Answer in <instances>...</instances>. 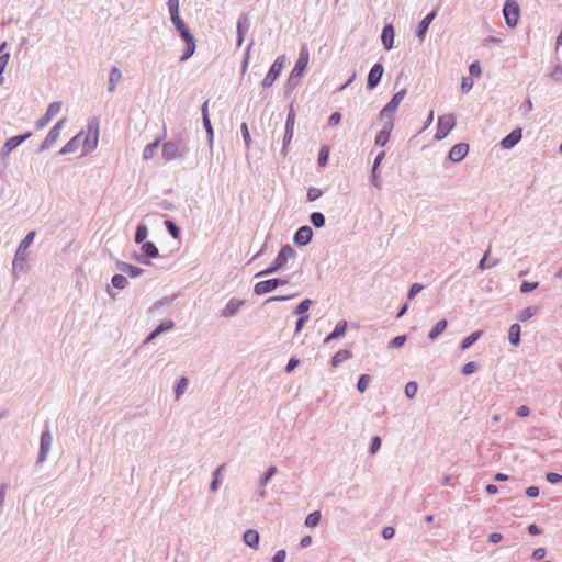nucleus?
Returning a JSON list of instances; mask_svg holds the SVG:
<instances>
[{"label": "nucleus", "instance_id": "obj_19", "mask_svg": "<svg viewBox=\"0 0 562 562\" xmlns=\"http://www.w3.org/2000/svg\"><path fill=\"white\" fill-rule=\"evenodd\" d=\"M521 137L522 131L520 127H517L502 139L501 145L505 149H510L521 139Z\"/></svg>", "mask_w": 562, "mask_h": 562}, {"label": "nucleus", "instance_id": "obj_64", "mask_svg": "<svg viewBox=\"0 0 562 562\" xmlns=\"http://www.w3.org/2000/svg\"><path fill=\"white\" fill-rule=\"evenodd\" d=\"M476 370V363L474 361H470L465 363L462 368V374L470 375Z\"/></svg>", "mask_w": 562, "mask_h": 562}, {"label": "nucleus", "instance_id": "obj_24", "mask_svg": "<svg viewBox=\"0 0 562 562\" xmlns=\"http://www.w3.org/2000/svg\"><path fill=\"white\" fill-rule=\"evenodd\" d=\"M393 128V123L392 121H387L383 127V130H381L376 137H375V145L380 146V147H384L386 145V143L389 142V138H390V134H391V131Z\"/></svg>", "mask_w": 562, "mask_h": 562}, {"label": "nucleus", "instance_id": "obj_55", "mask_svg": "<svg viewBox=\"0 0 562 562\" xmlns=\"http://www.w3.org/2000/svg\"><path fill=\"white\" fill-rule=\"evenodd\" d=\"M322 194H323V192L321 189L312 187L307 191V200L310 202H313V201L317 200L318 198H321Z\"/></svg>", "mask_w": 562, "mask_h": 562}, {"label": "nucleus", "instance_id": "obj_34", "mask_svg": "<svg viewBox=\"0 0 562 562\" xmlns=\"http://www.w3.org/2000/svg\"><path fill=\"white\" fill-rule=\"evenodd\" d=\"M280 71L271 66L270 70L266 75V77L262 80L263 87H271L273 82L278 79L280 76Z\"/></svg>", "mask_w": 562, "mask_h": 562}, {"label": "nucleus", "instance_id": "obj_31", "mask_svg": "<svg viewBox=\"0 0 562 562\" xmlns=\"http://www.w3.org/2000/svg\"><path fill=\"white\" fill-rule=\"evenodd\" d=\"M447 325L448 323L446 319L438 321L434 328L429 331V339L435 340L447 328Z\"/></svg>", "mask_w": 562, "mask_h": 562}, {"label": "nucleus", "instance_id": "obj_62", "mask_svg": "<svg viewBox=\"0 0 562 562\" xmlns=\"http://www.w3.org/2000/svg\"><path fill=\"white\" fill-rule=\"evenodd\" d=\"M240 131H241V135H243V139L245 142V145L248 148L249 145H250V134H249V130H248L247 123H243L241 124Z\"/></svg>", "mask_w": 562, "mask_h": 562}, {"label": "nucleus", "instance_id": "obj_58", "mask_svg": "<svg viewBox=\"0 0 562 562\" xmlns=\"http://www.w3.org/2000/svg\"><path fill=\"white\" fill-rule=\"evenodd\" d=\"M473 79L470 77H463L461 80V90L467 93L473 88Z\"/></svg>", "mask_w": 562, "mask_h": 562}, {"label": "nucleus", "instance_id": "obj_36", "mask_svg": "<svg viewBox=\"0 0 562 562\" xmlns=\"http://www.w3.org/2000/svg\"><path fill=\"white\" fill-rule=\"evenodd\" d=\"M482 335V331L481 330H477V331H474L472 333L470 336L465 337L462 341H461V349L462 350H465L468 348H470Z\"/></svg>", "mask_w": 562, "mask_h": 562}, {"label": "nucleus", "instance_id": "obj_1", "mask_svg": "<svg viewBox=\"0 0 562 562\" xmlns=\"http://www.w3.org/2000/svg\"><path fill=\"white\" fill-rule=\"evenodd\" d=\"M34 237H35V232L34 231L29 232L26 234V236L22 239V241L20 243V245L15 251V255H14V258L12 261V276L14 279H19L20 273L25 270V265H26V259H27L26 250L31 246Z\"/></svg>", "mask_w": 562, "mask_h": 562}, {"label": "nucleus", "instance_id": "obj_21", "mask_svg": "<svg viewBox=\"0 0 562 562\" xmlns=\"http://www.w3.org/2000/svg\"><path fill=\"white\" fill-rule=\"evenodd\" d=\"M394 29L391 24H387L382 30L381 41L385 50H391L394 46Z\"/></svg>", "mask_w": 562, "mask_h": 562}, {"label": "nucleus", "instance_id": "obj_6", "mask_svg": "<svg viewBox=\"0 0 562 562\" xmlns=\"http://www.w3.org/2000/svg\"><path fill=\"white\" fill-rule=\"evenodd\" d=\"M99 140V122L94 119L87 125V135L82 142L85 154L93 150L98 146Z\"/></svg>", "mask_w": 562, "mask_h": 562}, {"label": "nucleus", "instance_id": "obj_20", "mask_svg": "<svg viewBox=\"0 0 562 562\" xmlns=\"http://www.w3.org/2000/svg\"><path fill=\"white\" fill-rule=\"evenodd\" d=\"M437 15V12L436 11H432L430 13H428L417 25V29H416V36L420 40V41H424L425 36H426V33H427V30L430 25V23L434 21V19L436 18Z\"/></svg>", "mask_w": 562, "mask_h": 562}, {"label": "nucleus", "instance_id": "obj_8", "mask_svg": "<svg viewBox=\"0 0 562 562\" xmlns=\"http://www.w3.org/2000/svg\"><path fill=\"white\" fill-rule=\"evenodd\" d=\"M505 23L509 27H515L518 23L520 9L515 0H506L503 8Z\"/></svg>", "mask_w": 562, "mask_h": 562}, {"label": "nucleus", "instance_id": "obj_61", "mask_svg": "<svg viewBox=\"0 0 562 562\" xmlns=\"http://www.w3.org/2000/svg\"><path fill=\"white\" fill-rule=\"evenodd\" d=\"M469 71L471 74V76L473 77H480L481 74H482V68H481V64L476 60V61H473L470 67H469Z\"/></svg>", "mask_w": 562, "mask_h": 562}, {"label": "nucleus", "instance_id": "obj_7", "mask_svg": "<svg viewBox=\"0 0 562 562\" xmlns=\"http://www.w3.org/2000/svg\"><path fill=\"white\" fill-rule=\"evenodd\" d=\"M405 95H406L405 89H402L398 92H396L392 97L390 102L385 106H383V109L380 111V114H379L380 119L392 121L393 114L398 109V106L402 103V101L404 100Z\"/></svg>", "mask_w": 562, "mask_h": 562}, {"label": "nucleus", "instance_id": "obj_50", "mask_svg": "<svg viewBox=\"0 0 562 562\" xmlns=\"http://www.w3.org/2000/svg\"><path fill=\"white\" fill-rule=\"evenodd\" d=\"M178 32L188 45L196 44L194 36L190 33V31L187 26L179 30Z\"/></svg>", "mask_w": 562, "mask_h": 562}, {"label": "nucleus", "instance_id": "obj_33", "mask_svg": "<svg viewBox=\"0 0 562 562\" xmlns=\"http://www.w3.org/2000/svg\"><path fill=\"white\" fill-rule=\"evenodd\" d=\"M158 146H159V139H156L155 142L146 145L143 150V159H145V160L151 159L155 156L156 150L158 149Z\"/></svg>", "mask_w": 562, "mask_h": 562}, {"label": "nucleus", "instance_id": "obj_38", "mask_svg": "<svg viewBox=\"0 0 562 562\" xmlns=\"http://www.w3.org/2000/svg\"><path fill=\"white\" fill-rule=\"evenodd\" d=\"M490 252H491V248L488 247V249L485 251L483 258L479 262V269L484 270V269L492 268V267H495L498 265L497 259L487 261Z\"/></svg>", "mask_w": 562, "mask_h": 562}, {"label": "nucleus", "instance_id": "obj_16", "mask_svg": "<svg viewBox=\"0 0 562 562\" xmlns=\"http://www.w3.org/2000/svg\"><path fill=\"white\" fill-rule=\"evenodd\" d=\"M313 237V231L310 226H301L295 235H294V243L299 246H306Z\"/></svg>", "mask_w": 562, "mask_h": 562}, {"label": "nucleus", "instance_id": "obj_57", "mask_svg": "<svg viewBox=\"0 0 562 562\" xmlns=\"http://www.w3.org/2000/svg\"><path fill=\"white\" fill-rule=\"evenodd\" d=\"M538 285H539L538 282L522 281L521 285H520V292L521 293H528V292L533 291L535 289H537Z\"/></svg>", "mask_w": 562, "mask_h": 562}, {"label": "nucleus", "instance_id": "obj_47", "mask_svg": "<svg viewBox=\"0 0 562 562\" xmlns=\"http://www.w3.org/2000/svg\"><path fill=\"white\" fill-rule=\"evenodd\" d=\"M370 381H371V376L369 374L360 375L358 383H357L358 391L360 393H364Z\"/></svg>", "mask_w": 562, "mask_h": 562}, {"label": "nucleus", "instance_id": "obj_30", "mask_svg": "<svg viewBox=\"0 0 562 562\" xmlns=\"http://www.w3.org/2000/svg\"><path fill=\"white\" fill-rule=\"evenodd\" d=\"M351 352L348 351V350H345V349H341L339 351H337L334 357L331 358V366L333 367H338L340 363H342L344 361L348 360L349 358H351Z\"/></svg>", "mask_w": 562, "mask_h": 562}, {"label": "nucleus", "instance_id": "obj_23", "mask_svg": "<svg viewBox=\"0 0 562 562\" xmlns=\"http://www.w3.org/2000/svg\"><path fill=\"white\" fill-rule=\"evenodd\" d=\"M123 75L119 67L113 66L110 70L109 80H108V91L114 92L116 86L122 81Z\"/></svg>", "mask_w": 562, "mask_h": 562}, {"label": "nucleus", "instance_id": "obj_53", "mask_svg": "<svg viewBox=\"0 0 562 562\" xmlns=\"http://www.w3.org/2000/svg\"><path fill=\"white\" fill-rule=\"evenodd\" d=\"M417 390H418V385L416 382L414 381H411L408 382L406 385H405V395L408 397V398H413L416 393H417Z\"/></svg>", "mask_w": 562, "mask_h": 562}, {"label": "nucleus", "instance_id": "obj_54", "mask_svg": "<svg viewBox=\"0 0 562 562\" xmlns=\"http://www.w3.org/2000/svg\"><path fill=\"white\" fill-rule=\"evenodd\" d=\"M165 225H166V228L168 231V233L173 237V238H178L179 237V234H180V229L179 227L172 222V221H166L165 222Z\"/></svg>", "mask_w": 562, "mask_h": 562}, {"label": "nucleus", "instance_id": "obj_52", "mask_svg": "<svg viewBox=\"0 0 562 562\" xmlns=\"http://www.w3.org/2000/svg\"><path fill=\"white\" fill-rule=\"evenodd\" d=\"M195 49H196V44H191V45L187 44L182 55L180 56V61L183 63V61L188 60L194 54Z\"/></svg>", "mask_w": 562, "mask_h": 562}, {"label": "nucleus", "instance_id": "obj_40", "mask_svg": "<svg viewBox=\"0 0 562 562\" xmlns=\"http://www.w3.org/2000/svg\"><path fill=\"white\" fill-rule=\"evenodd\" d=\"M311 223L316 228H322L325 225V216L321 212H314L310 216Z\"/></svg>", "mask_w": 562, "mask_h": 562}, {"label": "nucleus", "instance_id": "obj_59", "mask_svg": "<svg viewBox=\"0 0 562 562\" xmlns=\"http://www.w3.org/2000/svg\"><path fill=\"white\" fill-rule=\"evenodd\" d=\"M381 445H382L381 438L379 436H374L372 438V441L370 445V453L375 454L380 450Z\"/></svg>", "mask_w": 562, "mask_h": 562}, {"label": "nucleus", "instance_id": "obj_29", "mask_svg": "<svg viewBox=\"0 0 562 562\" xmlns=\"http://www.w3.org/2000/svg\"><path fill=\"white\" fill-rule=\"evenodd\" d=\"M539 312L537 306H528L522 308L517 315L518 321L527 322Z\"/></svg>", "mask_w": 562, "mask_h": 562}, {"label": "nucleus", "instance_id": "obj_12", "mask_svg": "<svg viewBox=\"0 0 562 562\" xmlns=\"http://www.w3.org/2000/svg\"><path fill=\"white\" fill-rule=\"evenodd\" d=\"M246 304L245 300L232 297L221 311V317L231 318L235 316Z\"/></svg>", "mask_w": 562, "mask_h": 562}, {"label": "nucleus", "instance_id": "obj_3", "mask_svg": "<svg viewBox=\"0 0 562 562\" xmlns=\"http://www.w3.org/2000/svg\"><path fill=\"white\" fill-rule=\"evenodd\" d=\"M295 257V250L290 245H284L281 250L279 251L276 259L271 262V265L258 272L255 277L259 278L262 276H269L274 272H277L279 269H281L290 259Z\"/></svg>", "mask_w": 562, "mask_h": 562}, {"label": "nucleus", "instance_id": "obj_43", "mask_svg": "<svg viewBox=\"0 0 562 562\" xmlns=\"http://www.w3.org/2000/svg\"><path fill=\"white\" fill-rule=\"evenodd\" d=\"M312 305V301L310 299L303 300L294 310V314L296 315H307V311Z\"/></svg>", "mask_w": 562, "mask_h": 562}, {"label": "nucleus", "instance_id": "obj_9", "mask_svg": "<svg viewBox=\"0 0 562 562\" xmlns=\"http://www.w3.org/2000/svg\"><path fill=\"white\" fill-rule=\"evenodd\" d=\"M65 123H66V119H61L52 127V130L48 132L45 139L42 142L40 149H38L40 151H45V150L49 149L56 143Z\"/></svg>", "mask_w": 562, "mask_h": 562}, {"label": "nucleus", "instance_id": "obj_22", "mask_svg": "<svg viewBox=\"0 0 562 562\" xmlns=\"http://www.w3.org/2000/svg\"><path fill=\"white\" fill-rule=\"evenodd\" d=\"M116 269L123 273L128 274L131 278H137L143 273V269L124 261L116 262Z\"/></svg>", "mask_w": 562, "mask_h": 562}, {"label": "nucleus", "instance_id": "obj_46", "mask_svg": "<svg viewBox=\"0 0 562 562\" xmlns=\"http://www.w3.org/2000/svg\"><path fill=\"white\" fill-rule=\"evenodd\" d=\"M203 125H204V127L206 130V133H207L209 145H210V147H212L214 131H213L211 121L209 119V115H204V117H203Z\"/></svg>", "mask_w": 562, "mask_h": 562}, {"label": "nucleus", "instance_id": "obj_32", "mask_svg": "<svg viewBox=\"0 0 562 562\" xmlns=\"http://www.w3.org/2000/svg\"><path fill=\"white\" fill-rule=\"evenodd\" d=\"M142 251L147 256V258H156L159 255L158 248L151 241L143 243Z\"/></svg>", "mask_w": 562, "mask_h": 562}, {"label": "nucleus", "instance_id": "obj_4", "mask_svg": "<svg viewBox=\"0 0 562 562\" xmlns=\"http://www.w3.org/2000/svg\"><path fill=\"white\" fill-rule=\"evenodd\" d=\"M310 60L308 50L305 46H303L300 49L299 58L296 60V64L293 68V70L290 74V77L288 79V85L292 87H296L301 78L303 77L304 72L307 69Z\"/></svg>", "mask_w": 562, "mask_h": 562}, {"label": "nucleus", "instance_id": "obj_14", "mask_svg": "<svg viewBox=\"0 0 562 562\" xmlns=\"http://www.w3.org/2000/svg\"><path fill=\"white\" fill-rule=\"evenodd\" d=\"M250 22L246 14H241L237 21V46H241L249 31Z\"/></svg>", "mask_w": 562, "mask_h": 562}, {"label": "nucleus", "instance_id": "obj_37", "mask_svg": "<svg viewBox=\"0 0 562 562\" xmlns=\"http://www.w3.org/2000/svg\"><path fill=\"white\" fill-rule=\"evenodd\" d=\"M148 236V228L145 224H139L135 234V243L143 244Z\"/></svg>", "mask_w": 562, "mask_h": 562}, {"label": "nucleus", "instance_id": "obj_41", "mask_svg": "<svg viewBox=\"0 0 562 562\" xmlns=\"http://www.w3.org/2000/svg\"><path fill=\"white\" fill-rule=\"evenodd\" d=\"M321 520V513L318 510H315L307 515L305 518V525L307 527H316L319 524Z\"/></svg>", "mask_w": 562, "mask_h": 562}, {"label": "nucleus", "instance_id": "obj_5", "mask_svg": "<svg viewBox=\"0 0 562 562\" xmlns=\"http://www.w3.org/2000/svg\"><path fill=\"white\" fill-rule=\"evenodd\" d=\"M456 116L451 113L440 115L438 117L437 123V132L435 134V138L437 140H441L448 136V134L456 126Z\"/></svg>", "mask_w": 562, "mask_h": 562}, {"label": "nucleus", "instance_id": "obj_10", "mask_svg": "<svg viewBox=\"0 0 562 562\" xmlns=\"http://www.w3.org/2000/svg\"><path fill=\"white\" fill-rule=\"evenodd\" d=\"M52 445H53V436H52L50 431L48 429H46L41 434L37 463L41 464L46 461L47 456L52 449Z\"/></svg>", "mask_w": 562, "mask_h": 562}, {"label": "nucleus", "instance_id": "obj_44", "mask_svg": "<svg viewBox=\"0 0 562 562\" xmlns=\"http://www.w3.org/2000/svg\"><path fill=\"white\" fill-rule=\"evenodd\" d=\"M277 467L270 465L265 472L263 476L259 480V486L263 487L269 480L277 473Z\"/></svg>", "mask_w": 562, "mask_h": 562}, {"label": "nucleus", "instance_id": "obj_13", "mask_svg": "<svg viewBox=\"0 0 562 562\" xmlns=\"http://www.w3.org/2000/svg\"><path fill=\"white\" fill-rule=\"evenodd\" d=\"M31 133H26L24 135H16L13 137H10L7 139V142L3 144L1 148V155L3 157H7L11 154L13 149H15L19 145H21L23 142H25L29 137H31Z\"/></svg>", "mask_w": 562, "mask_h": 562}, {"label": "nucleus", "instance_id": "obj_42", "mask_svg": "<svg viewBox=\"0 0 562 562\" xmlns=\"http://www.w3.org/2000/svg\"><path fill=\"white\" fill-rule=\"evenodd\" d=\"M111 282L116 289H125L128 284L127 279L123 274L113 276Z\"/></svg>", "mask_w": 562, "mask_h": 562}, {"label": "nucleus", "instance_id": "obj_26", "mask_svg": "<svg viewBox=\"0 0 562 562\" xmlns=\"http://www.w3.org/2000/svg\"><path fill=\"white\" fill-rule=\"evenodd\" d=\"M259 539H260L259 532L255 529H247L243 536L244 542L248 547L254 548V549L258 548Z\"/></svg>", "mask_w": 562, "mask_h": 562}, {"label": "nucleus", "instance_id": "obj_39", "mask_svg": "<svg viewBox=\"0 0 562 562\" xmlns=\"http://www.w3.org/2000/svg\"><path fill=\"white\" fill-rule=\"evenodd\" d=\"M329 151H330V149H329L328 145H323L321 147L319 154H318V165L321 167H325L327 165Z\"/></svg>", "mask_w": 562, "mask_h": 562}, {"label": "nucleus", "instance_id": "obj_11", "mask_svg": "<svg viewBox=\"0 0 562 562\" xmlns=\"http://www.w3.org/2000/svg\"><path fill=\"white\" fill-rule=\"evenodd\" d=\"M61 102L55 101L47 108L46 113L36 121L35 125L38 130L44 128L61 110Z\"/></svg>", "mask_w": 562, "mask_h": 562}, {"label": "nucleus", "instance_id": "obj_18", "mask_svg": "<svg viewBox=\"0 0 562 562\" xmlns=\"http://www.w3.org/2000/svg\"><path fill=\"white\" fill-rule=\"evenodd\" d=\"M278 288V279H269L265 281L257 282L254 286V292L257 295H263L269 293Z\"/></svg>", "mask_w": 562, "mask_h": 562}, {"label": "nucleus", "instance_id": "obj_56", "mask_svg": "<svg viewBox=\"0 0 562 562\" xmlns=\"http://www.w3.org/2000/svg\"><path fill=\"white\" fill-rule=\"evenodd\" d=\"M173 326H175V323L171 319H169V321H165L160 325H158L155 330H156V334L160 335L161 333H164L166 330L172 329Z\"/></svg>", "mask_w": 562, "mask_h": 562}, {"label": "nucleus", "instance_id": "obj_35", "mask_svg": "<svg viewBox=\"0 0 562 562\" xmlns=\"http://www.w3.org/2000/svg\"><path fill=\"white\" fill-rule=\"evenodd\" d=\"M224 470V465H220L217 467L214 472H213V480L210 484V491L212 493H215L217 490H218V486H220V479H221V475H222V471Z\"/></svg>", "mask_w": 562, "mask_h": 562}, {"label": "nucleus", "instance_id": "obj_48", "mask_svg": "<svg viewBox=\"0 0 562 562\" xmlns=\"http://www.w3.org/2000/svg\"><path fill=\"white\" fill-rule=\"evenodd\" d=\"M294 126H295V113L293 110V105H291L290 111L288 113V117H286L285 131L294 132Z\"/></svg>", "mask_w": 562, "mask_h": 562}, {"label": "nucleus", "instance_id": "obj_28", "mask_svg": "<svg viewBox=\"0 0 562 562\" xmlns=\"http://www.w3.org/2000/svg\"><path fill=\"white\" fill-rule=\"evenodd\" d=\"M520 331H521V328H520L519 324H513L509 327L508 340H509L510 345L516 347L520 344Z\"/></svg>", "mask_w": 562, "mask_h": 562}, {"label": "nucleus", "instance_id": "obj_63", "mask_svg": "<svg viewBox=\"0 0 562 562\" xmlns=\"http://www.w3.org/2000/svg\"><path fill=\"white\" fill-rule=\"evenodd\" d=\"M546 479L550 484H558L562 482V475L554 472H549L546 475Z\"/></svg>", "mask_w": 562, "mask_h": 562}, {"label": "nucleus", "instance_id": "obj_25", "mask_svg": "<svg viewBox=\"0 0 562 562\" xmlns=\"http://www.w3.org/2000/svg\"><path fill=\"white\" fill-rule=\"evenodd\" d=\"M82 132L74 136L69 142H67L63 148L59 150L60 155L72 154L78 150L80 144V137Z\"/></svg>", "mask_w": 562, "mask_h": 562}, {"label": "nucleus", "instance_id": "obj_15", "mask_svg": "<svg viewBox=\"0 0 562 562\" xmlns=\"http://www.w3.org/2000/svg\"><path fill=\"white\" fill-rule=\"evenodd\" d=\"M468 151V144L458 143L450 149L448 158L451 162H460L467 156Z\"/></svg>", "mask_w": 562, "mask_h": 562}, {"label": "nucleus", "instance_id": "obj_49", "mask_svg": "<svg viewBox=\"0 0 562 562\" xmlns=\"http://www.w3.org/2000/svg\"><path fill=\"white\" fill-rule=\"evenodd\" d=\"M9 59H10L9 53H5L0 56V86L3 83L4 78H3L2 74L4 72V70L8 66Z\"/></svg>", "mask_w": 562, "mask_h": 562}, {"label": "nucleus", "instance_id": "obj_27", "mask_svg": "<svg viewBox=\"0 0 562 562\" xmlns=\"http://www.w3.org/2000/svg\"><path fill=\"white\" fill-rule=\"evenodd\" d=\"M347 329V322L340 321L337 323L335 329L325 338L324 342H329L330 340L337 339L345 335Z\"/></svg>", "mask_w": 562, "mask_h": 562}, {"label": "nucleus", "instance_id": "obj_60", "mask_svg": "<svg viewBox=\"0 0 562 562\" xmlns=\"http://www.w3.org/2000/svg\"><path fill=\"white\" fill-rule=\"evenodd\" d=\"M406 341V336H396L389 342V348H401Z\"/></svg>", "mask_w": 562, "mask_h": 562}, {"label": "nucleus", "instance_id": "obj_2", "mask_svg": "<svg viewBox=\"0 0 562 562\" xmlns=\"http://www.w3.org/2000/svg\"><path fill=\"white\" fill-rule=\"evenodd\" d=\"M188 153L187 143L182 138L171 139L162 144V157L167 161L182 158Z\"/></svg>", "mask_w": 562, "mask_h": 562}, {"label": "nucleus", "instance_id": "obj_51", "mask_svg": "<svg viewBox=\"0 0 562 562\" xmlns=\"http://www.w3.org/2000/svg\"><path fill=\"white\" fill-rule=\"evenodd\" d=\"M170 20L173 24V26L176 27L177 31L186 27V23L183 22V20L181 19L180 16V12L178 13H173V14H170Z\"/></svg>", "mask_w": 562, "mask_h": 562}, {"label": "nucleus", "instance_id": "obj_17", "mask_svg": "<svg viewBox=\"0 0 562 562\" xmlns=\"http://www.w3.org/2000/svg\"><path fill=\"white\" fill-rule=\"evenodd\" d=\"M383 72H384V68L379 63L375 64L371 68L370 72L368 75V81H367V86H368L369 89H373V88H375L379 85V82H380V80H381V78L383 76Z\"/></svg>", "mask_w": 562, "mask_h": 562}, {"label": "nucleus", "instance_id": "obj_45", "mask_svg": "<svg viewBox=\"0 0 562 562\" xmlns=\"http://www.w3.org/2000/svg\"><path fill=\"white\" fill-rule=\"evenodd\" d=\"M188 387V379L182 376L178 380L177 385L175 387L176 396H181Z\"/></svg>", "mask_w": 562, "mask_h": 562}]
</instances>
